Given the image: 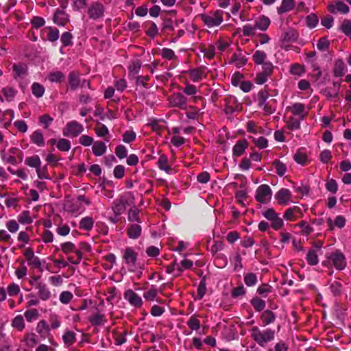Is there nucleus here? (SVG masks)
<instances>
[{"label":"nucleus","instance_id":"nucleus-56","mask_svg":"<svg viewBox=\"0 0 351 351\" xmlns=\"http://www.w3.org/2000/svg\"><path fill=\"white\" fill-rule=\"evenodd\" d=\"M307 263L309 265L314 266L318 264L319 263V258L318 254L315 250L314 249H310L307 254L306 257Z\"/></svg>","mask_w":351,"mask_h":351},{"label":"nucleus","instance_id":"nucleus-5","mask_svg":"<svg viewBox=\"0 0 351 351\" xmlns=\"http://www.w3.org/2000/svg\"><path fill=\"white\" fill-rule=\"evenodd\" d=\"M138 254L132 247H127L123 252L122 259L128 269L134 271L136 269Z\"/></svg>","mask_w":351,"mask_h":351},{"label":"nucleus","instance_id":"nucleus-24","mask_svg":"<svg viewBox=\"0 0 351 351\" xmlns=\"http://www.w3.org/2000/svg\"><path fill=\"white\" fill-rule=\"evenodd\" d=\"M126 232L130 239H137L141 235L142 228L138 223H131L128 225Z\"/></svg>","mask_w":351,"mask_h":351},{"label":"nucleus","instance_id":"nucleus-30","mask_svg":"<svg viewBox=\"0 0 351 351\" xmlns=\"http://www.w3.org/2000/svg\"><path fill=\"white\" fill-rule=\"evenodd\" d=\"M157 166L160 170L164 171L167 173L170 174L172 173V169L169 165V159L167 156L164 154L159 156Z\"/></svg>","mask_w":351,"mask_h":351},{"label":"nucleus","instance_id":"nucleus-15","mask_svg":"<svg viewBox=\"0 0 351 351\" xmlns=\"http://www.w3.org/2000/svg\"><path fill=\"white\" fill-rule=\"evenodd\" d=\"M286 111L290 112L293 116H298L300 119L303 120L308 114L306 110L305 105L302 103L296 102L286 108Z\"/></svg>","mask_w":351,"mask_h":351},{"label":"nucleus","instance_id":"nucleus-16","mask_svg":"<svg viewBox=\"0 0 351 351\" xmlns=\"http://www.w3.org/2000/svg\"><path fill=\"white\" fill-rule=\"evenodd\" d=\"M55 226H57L56 232L58 235L65 237L67 236L71 230L68 224L63 223V219L59 215H56L53 218Z\"/></svg>","mask_w":351,"mask_h":351},{"label":"nucleus","instance_id":"nucleus-23","mask_svg":"<svg viewBox=\"0 0 351 351\" xmlns=\"http://www.w3.org/2000/svg\"><path fill=\"white\" fill-rule=\"evenodd\" d=\"M29 232H32V227L27 226L25 228V230L20 231L17 236V241L20 244L19 245V247L20 249L24 247V246L29 243L30 241V235L29 234Z\"/></svg>","mask_w":351,"mask_h":351},{"label":"nucleus","instance_id":"nucleus-44","mask_svg":"<svg viewBox=\"0 0 351 351\" xmlns=\"http://www.w3.org/2000/svg\"><path fill=\"white\" fill-rule=\"evenodd\" d=\"M62 340L66 347H70L76 342V334L73 331L66 330L62 335Z\"/></svg>","mask_w":351,"mask_h":351},{"label":"nucleus","instance_id":"nucleus-55","mask_svg":"<svg viewBox=\"0 0 351 351\" xmlns=\"http://www.w3.org/2000/svg\"><path fill=\"white\" fill-rule=\"evenodd\" d=\"M39 316V312L36 308H28L24 312V317L29 323L38 319Z\"/></svg>","mask_w":351,"mask_h":351},{"label":"nucleus","instance_id":"nucleus-9","mask_svg":"<svg viewBox=\"0 0 351 351\" xmlns=\"http://www.w3.org/2000/svg\"><path fill=\"white\" fill-rule=\"evenodd\" d=\"M167 101L171 107L186 110L187 99L181 93H173L168 97Z\"/></svg>","mask_w":351,"mask_h":351},{"label":"nucleus","instance_id":"nucleus-2","mask_svg":"<svg viewBox=\"0 0 351 351\" xmlns=\"http://www.w3.org/2000/svg\"><path fill=\"white\" fill-rule=\"evenodd\" d=\"M61 250L66 256L67 260L71 264L79 265L82 256L77 247L71 241L64 242L60 245Z\"/></svg>","mask_w":351,"mask_h":351},{"label":"nucleus","instance_id":"nucleus-40","mask_svg":"<svg viewBox=\"0 0 351 351\" xmlns=\"http://www.w3.org/2000/svg\"><path fill=\"white\" fill-rule=\"evenodd\" d=\"M295 5L294 0H282L281 5L277 8L278 13L282 14L289 12L294 8Z\"/></svg>","mask_w":351,"mask_h":351},{"label":"nucleus","instance_id":"nucleus-35","mask_svg":"<svg viewBox=\"0 0 351 351\" xmlns=\"http://www.w3.org/2000/svg\"><path fill=\"white\" fill-rule=\"evenodd\" d=\"M94 226V219L92 217L86 216L79 221V228L82 230L90 232Z\"/></svg>","mask_w":351,"mask_h":351},{"label":"nucleus","instance_id":"nucleus-10","mask_svg":"<svg viewBox=\"0 0 351 351\" xmlns=\"http://www.w3.org/2000/svg\"><path fill=\"white\" fill-rule=\"evenodd\" d=\"M274 66L270 62H267L262 66V71L256 74L255 82L257 84H263L266 82L268 78L271 76Z\"/></svg>","mask_w":351,"mask_h":351},{"label":"nucleus","instance_id":"nucleus-4","mask_svg":"<svg viewBox=\"0 0 351 351\" xmlns=\"http://www.w3.org/2000/svg\"><path fill=\"white\" fill-rule=\"evenodd\" d=\"M199 18L204 24L209 28L220 25L223 21V12L220 10L210 11L202 14Z\"/></svg>","mask_w":351,"mask_h":351},{"label":"nucleus","instance_id":"nucleus-14","mask_svg":"<svg viewBox=\"0 0 351 351\" xmlns=\"http://www.w3.org/2000/svg\"><path fill=\"white\" fill-rule=\"evenodd\" d=\"M124 298L131 306L136 308H140L143 306V299L132 289H128L124 292Z\"/></svg>","mask_w":351,"mask_h":351},{"label":"nucleus","instance_id":"nucleus-58","mask_svg":"<svg viewBox=\"0 0 351 351\" xmlns=\"http://www.w3.org/2000/svg\"><path fill=\"white\" fill-rule=\"evenodd\" d=\"M250 304L256 311L260 312L265 308V302L258 297H254L250 300Z\"/></svg>","mask_w":351,"mask_h":351},{"label":"nucleus","instance_id":"nucleus-64","mask_svg":"<svg viewBox=\"0 0 351 351\" xmlns=\"http://www.w3.org/2000/svg\"><path fill=\"white\" fill-rule=\"evenodd\" d=\"M272 166L275 168L276 173L279 176H283L285 174L287 171V167L284 163L280 162L279 160H275L272 162Z\"/></svg>","mask_w":351,"mask_h":351},{"label":"nucleus","instance_id":"nucleus-33","mask_svg":"<svg viewBox=\"0 0 351 351\" xmlns=\"http://www.w3.org/2000/svg\"><path fill=\"white\" fill-rule=\"evenodd\" d=\"M68 84L71 90H76L80 86V73L71 71L68 76Z\"/></svg>","mask_w":351,"mask_h":351},{"label":"nucleus","instance_id":"nucleus-53","mask_svg":"<svg viewBox=\"0 0 351 351\" xmlns=\"http://www.w3.org/2000/svg\"><path fill=\"white\" fill-rule=\"evenodd\" d=\"M20 201V197H8L5 199L4 203L8 208H12L13 209L17 211L21 208L19 204Z\"/></svg>","mask_w":351,"mask_h":351},{"label":"nucleus","instance_id":"nucleus-26","mask_svg":"<svg viewBox=\"0 0 351 351\" xmlns=\"http://www.w3.org/2000/svg\"><path fill=\"white\" fill-rule=\"evenodd\" d=\"M298 38V32L293 29H289L282 34L280 41L282 45H285L287 43H293L296 41Z\"/></svg>","mask_w":351,"mask_h":351},{"label":"nucleus","instance_id":"nucleus-17","mask_svg":"<svg viewBox=\"0 0 351 351\" xmlns=\"http://www.w3.org/2000/svg\"><path fill=\"white\" fill-rule=\"evenodd\" d=\"M35 289L37 290V296L41 301H47L51 298V293L45 282L35 283Z\"/></svg>","mask_w":351,"mask_h":351},{"label":"nucleus","instance_id":"nucleus-54","mask_svg":"<svg viewBox=\"0 0 351 351\" xmlns=\"http://www.w3.org/2000/svg\"><path fill=\"white\" fill-rule=\"evenodd\" d=\"M269 94L268 90L266 89V86L264 89L260 90L257 93L256 101L258 107H262V106L267 102V99L269 98Z\"/></svg>","mask_w":351,"mask_h":351},{"label":"nucleus","instance_id":"nucleus-38","mask_svg":"<svg viewBox=\"0 0 351 351\" xmlns=\"http://www.w3.org/2000/svg\"><path fill=\"white\" fill-rule=\"evenodd\" d=\"M347 71L343 61L338 59L335 61L333 69V73L335 77H342Z\"/></svg>","mask_w":351,"mask_h":351},{"label":"nucleus","instance_id":"nucleus-32","mask_svg":"<svg viewBox=\"0 0 351 351\" xmlns=\"http://www.w3.org/2000/svg\"><path fill=\"white\" fill-rule=\"evenodd\" d=\"M270 23V19L267 16L262 15L254 21V26L256 29L265 32L268 29Z\"/></svg>","mask_w":351,"mask_h":351},{"label":"nucleus","instance_id":"nucleus-57","mask_svg":"<svg viewBox=\"0 0 351 351\" xmlns=\"http://www.w3.org/2000/svg\"><path fill=\"white\" fill-rule=\"evenodd\" d=\"M27 301L25 304L27 308H33V306H38L40 304V300L38 296L31 293L26 295Z\"/></svg>","mask_w":351,"mask_h":351},{"label":"nucleus","instance_id":"nucleus-22","mask_svg":"<svg viewBox=\"0 0 351 351\" xmlns=\"http://www.w3.org/2000/svg\"><path fill=\"white\" fill-rule=\"evenodd\" d=\"M53 22L59 26H64L69 21V15L62 10H56L53 15Z\"/></svg>","mask_w":351,"mask_h":351},{"label":"nucleus","instance_id":"nucleus-37","mask_svg":"<svg viewBox=\"0 0 351 351\" xmlns=\"http://www.w3.org/2000/svg\"><path fill=\"white\" fill-rule=\"evenodd\" d=\"M95 132L99 137L104 138V139L108 142L109 138V130L108 128L101 123H97L95 127Z\"/></svg>","mask_w":351,"mask_h":351},{"label":"nucleus","instance_id":"nucleus-50","mask_svg":"<svg viewBox=\"0 0 351 351\" xmlns=\"http://www.w3.org/2000/svg\"><path fill=\"white\" fill-rule=\"evenodd\" d=\"M25 164L36 170L41 165V160L38 155H33L25 158Z\"/></svg>","mask_w":351,"mask_h":351},{"label":"nucleus","instance_id":"nucleus-60","mask_svg":"<svg viewBox=\"0 0 351 351\" xmlns=\"http://www.w3.org/2000/svg\"><path fill=\"white\" fill-rule=\"evenodd\" d=\"M31 89L32 94L37 98L43 97L45 91V87L38 82H34Z\"/></svg>","mask_w":351,"mask_h":351},{"label":"nucleus","instance_id":"nucleus-3","mask_svg":"<svg viewBox=\"0 0 351 351\" xmlns=\"http://www.w3.org/2000/svg\"><path fill=\"white\" fill-rule=\"evenodd\" d=\"M326 261L322 262L326 267L332 265L337 270H343L346 267L347 263L345 255L339 250H336L326 256Z\"/></svg>","mask_w":351,"mask_h":351},{"label":"nucleus","instance_id":"nucleus-52","mask_svg":"<svg viewBox=\"0 0 351 351\" xmlns=\"http://www.w3.org/2000/svg\"><path fill=\"white\" fill-rule=\"evenodd\" d=\"M160 55L161 57L169 61H177L178 56L176 55L173 50L169 48H162L160 50Z\"/></svg>","mask_w":351,"mask_h":351},{"label":"nucleus","instance_id":"nucleus-31","mask_svg":"<svg viewBox=\"0 0 351 351\" xmlns=\"http://www.w3.org/2000/svg\"><path fill=\"white\" fill-rule=\"evenodd\" d=\"M158 290L156 287L154 285L146 291L143 293V298L146 301L152 302L156 300V302L161 303L162 302V299L158 298Z\"/></svg>","mask_w":351,"mask_h":351},{"label":"nucleus","instance_id":"nucleus-61","mask_svg":"<svg viewBox=\"0 0 351 351\" xmlns=\"http://www.w3.org/2000/svg\"><path fill=\"white\" fill-rule=\"evenodd\" d=\"M139 213L140 210L136 206H132L128 211V221L132 222L136 221L137 223H141Z\"/></svg>","mask_w":351,"mask_h":351},{"label":"nucleus","instance_id":"nucleus-63","mask_svg":"<svg viewBox=\"0 0 351 351\" xmlns=\"http://www.w3.org/2000/svg\"><path fill=\"white\" fill-rule=\"evenodd\" d=\"M114 214L116 216L121 215L125 211V205L123 201H119V199L114 201L113 202V206L112 207Z\"/></svg>","mask_w":351,"mask_h":351},{"label":"nucleus","instance_id":"nucleus-51","mask_svg":"<svg viewBox=\"0 0 351 351\" xmlns=\"http://www.w3.org/2000/svg\"><path fill=\"white\" fill-rule=\"evenodd\" d=\"M267 58V53L262 50H256L254 53L252 55V60L256 64H265L266 62V59Z\"/></svg>","mask_w":351,"mask_h":351},{"label":"nucleus","instance_id":"nucleus-49","mask_svg":"<svg viewBox=\"0 0 351 351\" xmlns=\"http://www.w3.org/2000/svg\"><path fill=\"white\" fill-rule=\"evenodd\" d=\"M23 342L29 348H34L38 342L37 335L34 332H27L23 337Z\"/></svg>","mask_w":351,"mask_h":351},{"label":"nucleus","instance_id":"nucleus-62","mask_svg":"<svg viewBox=\"0 0 351 351\" xmlns=\"http://www.w3.org/2000/svg\"><path fill=\"white\" fill-rule=\"evenodd\" d=\"M36 330L40 335H44L49 332L50 328L47 322L44 319H42L38 322Z\"/></svg>","mask_w":351,"mask_h":351},{"label":"nucleus","instance_id":"nucleus-13","mask_svg":"<svg viewBox=\"0 0 351 351\" xmlns=\"http://www.w3.org/2000/svg\"><path fill=\"white\" fill-rule=\"evenodd\" d=\"M207 67L205 66H201L195 69H189L187 71L189 77L193 82H199L203 79L206 78L208 72Z\"/></svg>","mask_w":351,"mask_h":351},{"label":"nucleus","instance_id":"nucleus-11","mask_svg":"<svg viewBox=\"0 0 351 351\" xmlns=\"http://www.w3.org/2000/svg\"><path fill=\"white\" fill-rule=\"evenodd\" d=\"M272 191L267 184L260 185L256 191L255 199L257 202L266 204L271 199Z\"/></svg>","mask_w":351,"mask_h":351},{"label":"nucleus","instance_id":"nucleus-46","mask_svg":"<svg viewBox=\"0 0 351 351\" xmlns=\"http://www.w3.org/2000/svg\"><path fill=\"white\" fill-rule=\"evenodd\" d=\"M300 118L297 119L293 115L285 121L286 125L285 128H286L291 131L299 130L300 129Z\"/></svg>","mask_w":351,"mask_h":351},{"label":"nucleus","instance_id":"nucleus-27","mask_svg":"<svg viewBox=\"0 0 351 351\" xmlns=\"http://www.w3.org/2000/svg\"><path fill=\"white\" fill-rule=\"evenodd\" d=\"M328 10L333 14L338 12L343 14H347L350 9L349 7L342 1H338L336 4H330L328 5Z\"/></svg>","mask_w":351,"mask_h":351},{"label":"nucleus","instance_id":"nucleus-25","mask_svg":"<svg viewBox=\"0 0 351 351\" xmlns=\"http://www.w3.org/2000/svg\"><path fill=\"white\" fill-rule=\"evenodd\" d=\"M249 143L246 139L238 141L232 148V154L234 156L239 157L243 155L245 149L248 147Z\"/></svg>","mask_w":351,"mask_h":351},{"label":"nucleus","instance_id":"nucleus-36","mask_svg":"<svg viewBox=\"0 0 351 351\" xmlns=\"http://www.w3.org/2000/svg\"><path fill=\"white\" fill-rule=\"evenodd\" d=\"M144 27L145 34L151 38H154L158 34V28L156 24L151 21H147Z\"/></svg>","mask_w":351,"mask_h":351},{"label":"nucleus","instance_id":"nucleus-18","mask_svg":"<svg viewBox=\"0 0 351 351\" xmlns=\"http://www.w3.org/2000/svg\"><path fill=\"white\" fill-rule=\"evenodd\" d=\"M291 193L288 189L282 188L275 194V199L278 204L281 206H286L291 202Z\"/></svg>","mask_w":351,"mask_h":351},{"label":"nucleus","instance_id":"nucleus-19","mask_svg":"<svg viewBox=\"0 0 351 351\" xmlns=\"http://www.w3.org/2000/svg\"><path fill=\"white\" fill-rule=\"evenodd\" d=\"M13 77L15 80L25 77L28 74V67L25 63L14 64L12 66Z\"/></svg>","mask_w":351,"mask_h":351},{"label":"nucleus","instance_id":"nucleus-48","mask_svg":"<svg viewBox=\"0 0 351 351\" xmlns=\"http://www.w3.org/2000/svg\"><path fill=\"white\" fill-rule=\"evenodd\" d=\"M88 321L93 326H100L106 322V319L104 314L98 312L89 317Z\"/></svg>","mask_w":351,"mask_h":351},{"label":"nucleus","instance_id":"nucleus-34","mask_svg":"<svg viewBox=\"0 0 351 351\" xmlns=\"http://www.w3.org/2000/svg\"><path fill=\"white\" fill-rule=\"evenodd\" d=\"M276 315L271 310H265L261 315V320L263 326H265L273 324L276 320Z\"/></svg>","mask_w":351,"mask_h":351},{"label":"nucleus","instance_id":"nucleus-42","mask_svg":"<svg viewBox=\"0 0 351 351\" xmlns=\"http://www.w3.org/2000/svg\"><path fill=\"white\" fill-rule=\"evenodd\" d=\"M277 101L275 99H271L262 106V109L265 115H270L276 110Z\"/></svg>","mask_w":351,"mask_h":351},{"label":"nucleus","instance_id":"nucleus-39","mask_svg":"<svg viewBox=\"0 0 351 351\" xmlns=\"http://www.w3.org/2000/svg\"><path fill=\"white\" fill-rule=\"evenodd\" d=\"M107 150V147L106 144L100 141H97L93 143L92 147V151L95 156H101L104 155Z\"/></svg>","mask_w":351,"mask_h":351},{"label":"nucleus","instance_id":"nucleus-6","mask_svg":"<svg viewBox=\"0 0 351 351\" xmlns=\"http://www.w3.org/2000/svg\"><path fill=\"white\" fill-rule=\"evenodd\" d=\"M23 254L31 269H36L39 271H43L42 261L39 257L35 255L34 250L32 247H27Z\"/></svg>","mask_w":351,"mask_h":351},{"label":"nucleus","instance_id":"nucleus-43","mask_svg":"<svg viewBox=\"0 0 351 351\" xmlns=\"http://www.w3.org/2000/svg\"><path fill=\"white\" fill-rule=\"evenodd\" d=\"M17 220L22 225H29L34 221L29 210H23L18 216Z\"/></svg>","mask_w":351,"mask_h":351},{"label":"nucleus","instance_id":"nucleus-28","mask_svg":"<svg viewBox=\"0 0 351 351\" xmlns=\"http://www.w3.org/2000/svg\"><path fill=\"white\" fill-rule=\"evenodd\" d=\"M42 34L51 42L56 41L59 38V31L55 27H45L42 29Z\"/></svg>","mask_w":351,"mask_h":351},{"label":"nucleus","instance_id":"nucleus-41","mask_svg":"<svg viewBox=\"0 0 351 351\" xmlns=\"http://www.w3.org/2000/svg\"><path fill=\"white\" fill-rule=\"evenodd\" d=\"M31 142L33 144L36 145L38 147L45 146V138L43 133L37 130H35L30 136Z\"/></svg>","mask_w":351,"mask_h":351},{"label":"nucleus","instance_id":"nucleus-29","mask_svg":"<svg viewBox=\"0 0 351 351\" xmlns=\"http://www.w3.org/2000/svg\"><path fill=\"white\" fill-rule=\"evenodd\" d=\"M293 159L298 164L302 166L306 165L308 163V155L305 148L298 149L293 156Z\"/></svg>","mask_w":351,"mask_h":351},{"label":"nucleus","instance_id":"nucleus-45","mask_svg":"<svg viewBox=\"0 0 351 351\" xmlns=\"http://www.w3.org/2000/svg\"><path fill=\"white\" fill-rule=\"evenodd\" d=\"M198 314L191 315L186 322V325L191 330H198L201 327V322Z\"/></svg>","mask_w":351,"mask_h":351},{"label":"nucleus","instance_id":"nucleus-59","mask_svg":"<svg viewBox=\"0 0 351 351\" xmlns=\"http://www.w3.org/2000/svg\"><path fill=\"white\" fill-rule=\"evenodd\" d=\"M12 326L19 331H22L25 328V323L21 315H16L12 321Z\"/></svg>","mask_w":351,"mask_h":351},{"label":"nucleus","instance_id":"nucleus-7","mask_svg":"<svg viewBox=\"0 0 351 351\" xmlns=\"http://www.w3.org/2000/svg\"><path fill=\"white\" fill-rule=\"evenodd\" d=\"M104 12L105 7L104 4L99 1L93 2L87 10L88 17L94 21L102 19L104 16Z\"/></svg>","mask_w":351,"mask_h":351},{"label":"nucleus","instance_id":"nucleus-47","mask_svg":"<svg viewBox=\"0 0 351 351\" xmlns=\"http://www.w3.org/2000/svg\"><path fill=\"white\" fill-rule=\"evenodd\" d=\"M1 93L7 101H12L16 95L18 91L16 88L12 86H6L2 88Z\"/></svg>","mask_w":351,"mask_h":351},{"label":"nucleus","instance_id":"nucleus-1","mask_svg":"<svg viewBox=\"0 0 351 351\" xmlns=\"http://www.w3.org/2000/svg\"><path fill=\"white\" fill-rule=\"evenodd\" d=\"M251 337L259 346L264 347L274 339L275 331L271 328L261 331L257 326H254L251 330Z\"/></svg>","mask_w":351,"mask_h":351},{"label":"nucleus","instance_id":"nucleus-21","mask_svg":"<svg viewBox=\"0 0 351 351\" xmlns=\"http://www.w3.org/2000/svg\"><path fill=\"white\" fill-rule=\"evenodd\" d=\"M340 83L338 82H333L332 86L326 88L323 93L324 95L330 99H335L339 97L340 90Z\"/></svg>","mask_w":351,"mask_h":351},{"label":"nucleus","instance_id":"nucleus-12","mask_svg":"<svg viewBox=\"0 0 351 351\" xmlns=\"http://www.w3.org/2000/svg\"><path fill=\"white\" fill-rule=\"evenodd\" d=\"M247 54L240 48H237L229 60L228 64H233L237 68H241L247 64Z\"/></svg>","mask_w":351,"mask_h":351},{"label":"nucleus","instance_id":"nucleus-8","mask_svg":"<svg viewBox=\"0 0 351 351\" xmlns=\"http://www.w3.org/2000/svg\"><path fill=\"white\" fill-rule=\"evenodd\" d=\"M84 131V126L76 121H71L63 129V135L67 137H76Z\"/></svg>","mask_w":351,"mask_h":351},{"label":"nucleus","instance_id":"nucleus-20","mask_svg":"<svg viewBox=\"0 0 351 351\" xmlns=\"http://www.w3.org/2000/svg\"><path fill=\"white\" fill-rule=\"evenodd\" d=\"M302 210L300 207L294 206L287 209L283 217L287 221H294L302 215Z\"/></svg>","mask_w":351,"mask_h":351}]
</instances>
